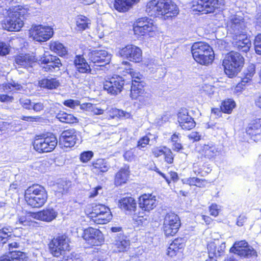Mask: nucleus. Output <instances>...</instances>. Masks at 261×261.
Wrapping results in <instances>:
<instances>
[{"mask_svg": "<svg viewBox=\"0 0 261 261\" xmlns=\"http://www.w3.org/2000/svg\"><path fill=\"white\" fill-rule=\"evenodd\" d=\"M234 47L239 51L248 52L251 47V43L249 38L245 35H241L238 40L233 43Z\"/></svg>", "mask_w": 261, "mask_h": 261, "instance_id": "nucleus-34", "label": "nucleus"}, {"mask_svg": "<svg viewBox=\"0 0 261 261\" xmlns=\"http://www.w3.org/2000/svg\"><path fill=\"white\" fill-rule=\"evenodd\" d=\"M118 54L122 58L136 63L140 62L142 59V50L133 44H129L120 48Z\"/></svg>", "mask_w": 261, "mask_h": 261, "instance_id": "nucleus-15", "label": "nucleus"}, {"mask_svg": "<svg viewBox=\"0 0 261 261\" xmlns=\"http://www.w3.org/2000/svg\"><path fill=\"white\" fill-rule=\"evenodd\" d=\"M28 10L22 6H15L13 11L3 23V28L8 31H18L23 27Z\"/></svg>", "mask_w": 261, "mask_h": 261, "instance_id": "nucleus-3", "label": "nucleus"}, {"mask_svg": "<svg viewBox=\"0 0 261 261\" xmlns=\"http://www.w3.org/2000/svg\"><path fill=\"white\" fill-rule=\"evenodd\" d=\"M178 122L182 129L190 130L195 126L194 119L189 114L186 109H181L177 114Z\"/></svg>", "mask_w": 261, "mask_h": 261, "instance_id": "nucleus-21", "label": "nucleus"}, {"mask_svg": "<svg viewBox=\"0 0 261 261\" xmlns=\"http://www.w3.org/2000/svg\"><path fill=\"white\" fill-rule=\"evenodd\" d=\"M58 215V212L53 207H47L42 211L32 214V217L35 219L45 222H51Z\"/></svg>", "mask_w": 261, "mask_h": 261, "instance_id": "nucleus-26", "label": "nucleus"}, {"mask_svg": "<svg viewBox=\"0 0 261 261\" xmlns=\"http://www.w3.org/2000/svg\"><path fill=\"white\" fill-rule=\"evenodd\" d=\"M37 60L38 59H36L34 56L30 54H22L15 57V63L16 66H18L19 67H21L29 69L33 67Z\"/></svg>", "mask_w": 261, "mask_h": 261, "instance_id": "nucleus-28", "label": "nucleus"}, {"mask_svg": "<svg viewBox=\"0 0 261 261\" xmlns=\"http://www.w3.org/2000/svg\"><path fill=\"white\" fill-rule=\"evenodd\" d=\"M146 83L143 82H134L132 83L130 89V97L133 99H137L140 95L143 94L145 92Z\"/></svg>", "mask_w": 261, "mask_h": 261, "instance_id": "nucleus-36", "label": "nucleus"}, {"mask_svg": "<svg viewBox=\"0 0 261 261\" xmlns=\"http://www.w3.org/2000/svg\"><path fill=\"white\" fill-rule=\"evenodd\" d=\"M10 53V45L5 42H0V55L5 56Z\"/></svg>", "mask_w": 261, "mask_h": 261, "instance_id": "nucleus-52", "label": "nucleus"}, {"mask_svg": "<svg viewBox=\"0 0 261 261\" xmlns=\"http://www.w3.org/2000/svg\"><path fill=\"white\" fill-rule=\"evenodd\" d=\"M56 118L60 121L66 123H74L78 122L77 118L72 114L61 111L56 114Z\"/></svg>", "mask_w": 261, "mask_h": 261, "instance_id": "nucleus-41", "label": "nucleus"}, {"mask_svg": "<svg viewBox=\"0 0 261 261\" xmlns=\"http://www.w3.org/2000/svg\"><path fill=\"white\" fill-rule=\"evenodd\" d=\"M224 5L223 0H193L191 9L198 13L207 14L220 11Z\"/></svg>", "mask_w": 261, "mask_h": 261, "instance_id": "nucleus-7", "label": "nucleus"}, {"mask_svg": "<svg viewBox=\"0 0 261 261\" xmlns=\"http://www.w3.org/2000/svg\"><path fill=\"white\" fill-rule=\"evenodd\" d=\"M13 228L10 226H5L0 227V245L6 244L11 238Z\"/></svg>", "mask_w": 261, "mask_h": 261, "instance_id": "nucleus-40", "label": "nucleus"}, {"mask_svg": "<svg viewBox=\"0 0 261 261\" xmlns=\"http://www.w3.org/2000/svg\"><path fill=\"white\" fill-rule=\"evenodd\" d=\"M255 73V65L253 64H250L247 68L244 71L243 76L241 78V81L238 85V87H241L245 86L246 84L250 82Z\"/></svg>", "mask_w": 261, "mask_h": 261, "instance_id": "nucleus-38", "label": "nucleus"}, {"mask_svg": "<svg viewBox=\"0 0 261 261\" xmlns=\"http://www.w3.org/2000/svg\"><path fill=\"white\" fill-rule=\"evenodd\" d=\"M244 64V57L238 52H230L223 61L222 65L225 74L229 78L236 76Z\"/></svg>", "mask_w": 261, "mask_h": 261, "instance_id": "nucleus-6", "label": "nucleus"}, {"mask_svg": "<svg viewBox=\"0 0 261 261\" xmlns=\"http://www.w3.org/2000/svg\"><path fill=\"white\" fill-rule=\"evenodd\" d=\"M188 137L190 140L195 142L199 141L201 139V135L198 132H192Z\"/></svg>", "mask_w": 261, "mask_h": 261, "instance_id": "nucleus-58", "label": "nucleus"}, {"mask_svg": "<svg viewBox=\"0 0 261 261\" xmlns=\"http://www.w3.org/2000/svg\"><path fill=\"white\" fill-rule=\"evenodd\" d=\"M203 91L209 97H211L214 93V87L211 85H205L203 87Z\"/></svg>", "mask_w": 261, "mask_h": 261, "instance_id": "nucleus-63", "label": "nucleus"}, {"mask_svg": "<svg viewBox=\"0 0 261 261\" xmlns=\"http://www.w3.org/2000/svg\"><path fill=\"white\" fill-rule=\"evenodd\" d=\"M165 152H166V149H165L164 148H162L161 147H156L153 149L152 150L153 154L156 158L162 155H164Z\"/></svg>", "mask_w": 261, "mask_h": 261, "instance_id": "nucleus-60", "label": "nucleus"}, {"mask_svg": "<svg viewBox=\"0 0 261 261\" xmlns=\"http://www.w3.org/2000/svg\"><path fill=\"white\" fill-rule=\"evenodd\" d=\"M40 119L39 116H23L21 117L22 120L28 122H37Z\"/></svg>", "mask_w": 261, "mask_h": 261, "instance_id": "nucleus-64", "label": "nucleus"}, {"mask_svg": "<svg viewBox=\"0 0 261 261\" xmlns=\"http://www.w3.org/2000/svg\"><path fill=\"white\" fill-rule=\"evenodd\" d=\"M123 157L125 161L128 162H132L134 160L136 155L134 154V151L133 149H130L127 151H126L124 154Z\"/></svg>", "mask_w": 261, "mask_h": 261, "instance_id": "nucleus-57", "label": "nucleus"}, {"mask_svg": "<svg viewBox=\"0 0 261 261\" xmlns=\"http://www.w3.org/2000/svg\"><path fill=\"white\" fill-rule=\"evenodd\" d=\"M218 245L217 242H209L207 245L208 259L205 261H217V258L223 255L225 247L222 244L220 248L218 250L217 252H216V245Z\"/></svg>", "mask_w": 261, "mask_h": 261, "instance_id": "nucleus-31", "label": "nucleus"}, {"mask_svg": "<svg viewBox=\"0 0 261 261\" xmlns=\"http://www.w3.org/2000/svg\"><path fill=\"white\" fill-rule=\"evenodd\" d=\"M254 49L256 54L261 55V34H258L254 41Z\"/></svg>", "mask_w": 261, "mask_h": 261, "instance_id": "nucleus-48", "label": "nucleus"}, {"mask_svg": "<svg viewBox=\"0 0 261 261\" xmlns=\"http://www.w3.org/2000/svg\"><path fill=\"white\" fill-rule=\"evenodd\" d=\"M119 205L121 209L125 211L126 214H135L137 209V202L132 197H125L119 200Z\"/></svg>", "mask_w": 261, "mask_h": 261, "instance_id": "nucleus-29", "label": "nucleus"}, {"mask_svg": "<svg viewBox=\"0 0 261 261\" xmlns=\"http://www.w3.org/2000/svg\"><path fill=\"white\" fill-rule=\"evenodd\" d=\"M102 193V188L101 186H98L92 189L89 192V198H94L99 194Z\"/></svg>", "mask_w": 261, "mask_h": 261, "instance_id": "nucleus-56", "label": "nucleus"}, {"mask_svg": "<svg viewBox=\"0 0 261 261\" xmlns=\"http://www.w3.org/2000/svg\"><path fill=\"white\" fill-rule=\"evenodd\" d=\"M201 152L205 158L212 159L220 154V150L214 143L209 142L203 144Z\"/></svg>", "mask_w": 261, "mask_h": 261, "instance_id": "nucleus-30", "label": "nucleus"}, {"mask_svg": "<svg viewBox=\"0 0 261 261\" xmlns=\"http://www.w3.org/2000/svg\"><path fill=\"white\" fill-rule=\"evenodd\" d=\"M39 85L41 88L53 90L59 87L60 85V83L57 78L48 76L40 80L39 81Z\"/></svg>", "mask_w": 261, "mask_h": 261, "instance_id": "nucleus-37", "label": "nucleus"}, {"mask_svg": "<svg viewBox=\"0 0 261 261\" xmlns=\"http://www.w3.org/2000/svg\"><path fill=\"white\" fill-rule=\"evenodd\" d=\"M44 108V104L41 102H33L32 109L35 112H38L43 110Z\"/></svg>", "mask_w": 261, "mask_h": 261, "instance_id": "nucleus-59", "label": "nucleus"}, {"mask_svg": "<svg viewBox=\"0 0 261 261\" xmlns=\"http://www.w3.org/2000/svg\"><path fill=\"white\" fill-rule=\"evenodd\" d=\"M81 108L85 109L86 111L91 112L95 115H101L103 113V110L97 107V105L92 104L91 103H83L81 106Z\"/></svg>", "mask_w": 261, "mask_h": 261, "instance_id": "nucleus-45", "label": "nucleus"}, {"mask_svg": "<svg viewBox=\"0 0 261 261\" xmlns=\"http://www.w3.org/2000/svg\"><path fill=\"white\" fill-rule=\"evenodd\" d=\"M38 61L46 72L58 71L62 65L60 59L57 56L49 54H44Z\"/></svg>", "mask_w": 261, "mask_h": 261, "instance_id": "nucleus-16", "label": "nucleus"}, {"mask_svg": "<svg viewBox=\"0 0 261 261\" xmlns=\"http://www.w3.org/2000/svg\"><path fill=\"white\" fill-rule=\"evenodd\" d=\"M79 141L76 131L74 129L63 131L59 138V143L65 147H71Z\"/></svg>", "mask_w": 261, "mask_h": 261, "instance_id": "nucleus-20", "label": "nucleus"}, {"mask_svg": "<svg viewBox=\"0 0 261 261\" xmlns=\"http://www.w3.org/2000/svg\"><path fill=\"white\" fill-rule=\"evenodd\" d=\"M57 143L56 136L53 134H49L46 136L36 139L33 146L34 149L39 153L49 152L55 148Z\"/></svg>", "mask_w": 261, "mask_h": 261, "instance_id": "nucleus-12", "label": "nucleus"}, {"mask_svg": "<svg viewBox=\"0 0 261 261\" xmlns=\"http://www.w3.org/2000/svg\"><path fill=\"white\" fill-rule=\"evenodd\" d=\"M139 206L143 211L149 212L156 207L157 201L156 197L151 194H145L139 198Z\"/></svg>", "mask_w": 261, "mask_h": 261, "instance_id": "nucleus-22", "label": "nucleus"}, {"mask_svg": "<svg viewBox=\"0 0 261 261\" xmlns=\"http://www.w3.org/2000/svg\"><path fill=\"white\" fill-rule=\"evenodd\" d=\"M146 11L150 16L166 20L176 16L179 10L171 0H152L147 4Z\"/></svg>", "mask_w": 261, "mask_h": 261, "instance_id": "nucleus-1", "label": "nucleus"}, {"mask_svg": "<svg viewBox=\"0 0 261 261\" xmlns=\"http://www.w3.org/2000/svg\"><path fill=\"white\" fill-rule=\"evenodd\" d=\"M181 226L179 217L174 213L170 212L165 215L162 227L164 234L166 237L174 236Z\"/></svg>", "mask_w": 261, "mask_h": 261, "instance_id": "nucleus-8", "label": "nucleus"}, {"mask_svg": "<svg viewBox=\"0 0 261 261\" xmlns=\"http://www.w3.org/2000/svg\"><path fill=\"white\" fill-rule=\"evenodd\" d=\"M76 23L79 31H84L89 28L90 20L86 17L81 15L77 17Z\"/></svg>", "mask_w": 261, "mask_h": 261, "instance_id": "nucleus-44", "label": "nucleus"}, {"mask_svg": "<svg viewBox=\"0 0 261 261\" xmlns=\"http://www.w3.org/2000/svg\"><path fill=\"white\" fill-rule=\"evenodd\" d=\"M4 87V90H6L11 89V87L16 90H21L22 89V86L20 84L14 81L9 83L8 84H6Z\"/></svg>", "mask_w": 261, "mask_h": 261, "instance_id": "nucleus-53", "label": "nucleus"}, {"mask_svg": "<svg viewBox=\"0 0 261 261\" xmlns=\"http://www.w3.org/2000/svg\"><path fill=\"white\" fill-rule=\"evenodd\" d=\"M30 34L39 42H44L49 39L54 34L53 30L48 26L33 25L30 30Z\"/></svg>", "mask_w": 261, "mask_h": 261, "instance_id": "nucleus-17", "label": "nucleus"}, {"mask_svg": "<svg viewBox=\"0 0 261 261\" xmlns=\"http://www.w3.org/2000/svg\"><path fill=\"white\" fill-rule=\"evenodd\" d=\"M191 53L194 60L200 64H209L212 63L214 59L213 48L206 43H194L191 47Z\"/></svg>", "mask_w": 261, "mask_h": 261, "instance_id": "nucleus-5", "label": "nucleus"}, {"mask_svg": "<svg viewBox=\"0 0 261 261\" xmlns=\"http://www.w3.org/2000/svg\"><path fill=\"white\" fill-rule=\"evenodd\" d=\"M82 237L91 246H99L104 242L102 233L98 229L91 227L84 230Z\"/></svg>", "mask_w": 261, "mask_h": 261, "instance_id": "nucleus-18", "label": "nucleus"}, {"mask_svg": "<svg viewBox=\"0 0 261 261\" xmlns=\"http://www.w3.org/2000/svg\"><path fill=\"white\" fill-rule=\"evenodd\" d=\"M204 181V179H200L197 177H190L187 179L186 183L190 186H196L198 187H201V182Z\"/></svg>", "mask_w": 261, "mask_h": 261, "instance_id": "nucleus-50", "label": "nucleus"}, {"mask_svg": "<svg viewBox=\"0 0 261 261\" xmlns=\"http://www.w3.org/2000/svg\"><path fill=\"white\" fill-rule=\"evenodd\" d=\"M63 105L67 107L74 109L76 106L80 105V102L77 100L68 99L64 101Z\"/></svg>", "mask_w": 261, "mask_h": 261, "instance_id": "nucleus-55", "label": "nucleus"}, {"mask_svg": "<svg viewBox=\"0 0 261 261\" xmlns=\"http://www.w3.org/2000/svg\"><path fill=\"white\" fill-rule=\"evenodd\" d=\"M111 230L112 232L113 233V234L112 236L113 239H115V237L116 236H119L120 233H121L122 235H124L123 232L121 227H112L111 228Z\"/></svg>", "mask_w": 261, "mask_h": 261, "instance_id": "nucleus-61", "label": "nucleus"}, {"mask_svg": "<svg viewBox=\"0 0 261 261\" xmlns=\"http://www.w3.org/2000/svg\"><path fill=\"white\" fill-rule=\"evenodd\" d=\"M140 0H115L114 7L120 12L127 11L132 6L137 3Z\"/></svg>", "mask_w": 261, "mask_h": 261, "instance_id": "nucleus-39", "label": "nucleus"}, {"mask_svg": "<svg viewBox=\"0 0 261 261\" xmlns=\"http://www.w3.org/2000/svg\"><path fill=\"white\" fill-rule=\"evenodd\" d=\"M90 214L94 221L97 224H106L112 218L110 208L101 204L93 205Z\"/></svg>", "mask_w": 261, "mask_h": 261, "instance_id": "nucleus-13", "label": "nucleus"}, {"mask_svg": "<svg viewBox=\"0 0 261 261\" xmlns=\"http://www.w3.org/2000/svg\"><path fill=\"white\" fill-rule=\"evenodd\" d=\"M0 261H27V256L22 251H12L1 256Z\"/></svg>", "mask_w": 261, "mask_h": 261, "instance_id": "nucleus-35", "label": "nucleus"}, {"mask_svg": "<svg viewBox=\"0 0 261 261\" xmlns=\"http://www.w3.org/2000/svg\"><path fill=\"white\" fill-rule=\"evenodd\" d=\"M125 83L124 78L121 76H112L103 83V90L111 95H117L122 91Z\"/></svg>", "mask_w": 261, "mask_h": 261, "instance_id": "nucleus-14", "label": "nucleus"}, {"mask_svg": "<svg viewBox=\"0 0 261 261\" xmlns=\"http://www.w3.org/2000/svg\"><path fill=\"white\" fill-rule=\"evenodd\" d=\"M93 155L94 153L92 151H84L80 154V161L82 163H87L93 158Z\"/></svg>", "mask_w": 261, "mask_h": 261, "instance_id": "nucleus-47", "label": "nucleus"}, {"mask_svg": "<svg viewBox=\"0 0 261 261\" xmlns=\"http://www.w3.org/2000/svg\"><path fill=\"white\" fill-rule=\"evenodd\" d=\"M164 148L166 149V152H165L164 156H165V160L168 164H171L173 161V153L171 151L170 149L167 148L166 147H164Z\"/></svg>", "mask_w": 261, "mask_h": 261, "instance_id": "nucleus-54", "label": "nucleus"}, {"mask_svg": "<svg viewBox=\"0 0 261 261\" xmlns=\"http://www.w3.org/2000/svg\"><path fill=\"white\" fill-rule=\"evenodd\" d=\"M245 29L243 17L237 15H235L231 20L229 31L236 36L240 37L241 35H244Z\"/></svg>", "mask_w": 261, "mask_h": 261, "instance_id": "nucleus-23", "label": "nucleus"}, {"mask_svg": "<svg viewBox=\"0 0 261 261\" xmlns=\"http://www.w3.org/2000/svg\"><path fill=\"white\" fill-rule=\"evenodd\" d=\"M110 168V166L105 159H98L93 162L91 170L95 174L100 175L107 172Z\"/></svg>", "mask_w": 261, "mask_h": 261, "instance_id": "nucleus-33", "label": "nucleus"}, {"mask_svg": "<svg viewBox=\"0 0 261 261\" xmlns=\"http://www.w3.org/2000/svg\"><path fill=\"white\" fill-rule=\"evenodd\" d=\"M149 138L147 136H145L138 140L137 147L139 149L143 150L149 144Z\"/></svg>", "mask_w": 261, "mask_h": 261, "instance_id": "nucleus-49", "label": "nucleus"}, {"mask_svg": "<svg viewBox=\"0 0 261 261\" xmlns=\"http://www.w3.org/2000/svg\"><path fill=\"white\" fill-rule=\"evenodd\" d=\"M156 28L153 24V21L147 17L138 18L133 28L136 35L148 37L153 35Z\"/></svg>", "mask_w": 261, "mask_h": 261, "instance_id": "nucleus-11", "label": "nucleus"}, {"mask_svg": "<svg viewBox=\"0 0 261 261\" xmlns=\"http://www.w3.org/2000/svg\"><path fill=\"white\" fill-rule=\"evenodd\" d=\"M186 242L187 239L185 238H177L174 239L168 248L167 254L173 257L178 253H182Z\"/></svg>", "mask_w": 261, "mask_h": 261, "instance_id": "nucleus-24", "label": "nucleus"}, {"mask_svg": "<svg viewBox=\"0 0 261 261\" xmlns=\"http://www.w3.org/2000/svg\"><path fill=\"white\" fill-rule=\"evenodd\" d=\"M49 46L52 51L60 56H63L67 54L66 48L58 41H51Z\"/></svg>", "mask_w": 261, "mask_h": 261, "instance_id": "nucleus-42", "label": "nucleus"}, {"mask_svg": "<svg viewBox=\"0 0 261 261\" xmlns=\"http://www.w3.org/2000/svg\"><path fill=\"white\" fill-rule=\"evenodd\" d=\"M246 132L253 140L256 141L257 137L261 134V118L251 120L246 129Z\"/></svg>", "mask_w": 261, "mask_h": 261, "instance_id": "nucleus-27", "label": "nucleus"}, {"mask_svg": "<svg viewBox=\"0 0 261 261\" xmlns=\"http://www.w3.org/2000/svg\"><path fill=\"white\" fill-rule=\"evenodd\" d=\"M129 166L125 165L116 173L114 179L115 185L116 186H119L125 184L129 178Z\"/></svg>", "mask_w": 261, "mask_h": 261, "instance_id": "nucleus-32", "label": "nucleus"}, {"mask_svg": "<svg viewBox=\"0 0 261 261\" xmlns=\"http://www.w3.org/2000/svg\"><path fill=\"white\" fill-rule=\"evenodd\" d=\"M235 106L236 103L233 99H227L222 102L220 110L223 113L230 114Z\"/></svg>", "mask_w": 261, "mask_h": 261, "instance_id": "nucleus-43", "label": "nucleus"}, {"mask_svg": "<svg viewBox=\"0 0 261 261\" xmlns=\"http://www.w3.org/2000/svg\"><path fill=\"white\" fill-rule=\"evenodd\" d=\"M132 77V83L134 82H143V76L140 73H131Z\"/></svg>", "mask_w": 261, "mask_h": 261, "instance_id": "nucleus-62", "label": "nucleus"}, {"mask_svg": "<svg viewBox=\"0 0 261 261\" xmlns=\"http://www.w3.org/2000/svg\"><path fill=\"white\" fill-rule=\"evenodd\" d=\"M88 60L94 72H106L110 67L111 55L105 50L95 49L89 52Z\"/></svg>", "mask_w": 261, "mask_h": 261, "instance_id": "nucleus-4", "label": "nucleus"}, {"mask_svg": "<svg viewBox=\"0 0 261 261\" xmlns=\"http://www.w3.org/2000/svg\"><path fill=\"white\" fill-rule=\"evenodd\" d=\"M74 65L76 71L72 73V76L76 78L80 77V73H86L94 74V71L93 68H91V64H88L85 58L81 55H76L73 61Z\"/></svg>", "mask_w": 261, "mask_h": 261, "instance_id": "nucleus-19", "label": "nucleus"}, {"mask_svg": "<svg viewBox=\"0 0 261 261\" xmlns=\"http://www.w3.org/2000/svg\"><path fill=\"white\" fill-rule=\"evenodd\" d=\"M69 239L66 234H62L54 238L48 244L50 253L55 257L64 254L66 250L69 251Z\"/></svg>", "mask_w": 261, "mask_h": 261, "instance_id": "nucleus-10", "label": "nucleus"}, {"mask_svg": "<svg viewBox=\"0 0 261 261\" xmlns=\"http://www.w3.org/2000/svg\"><path fill=\"white\" fill-rule=\"evenodd\" d=\"M19 102L22 108L27 110H31L32 103L31 100L26 98H20Z\"/></svg>", "mask_w": 261, "mask_h": 261, "instance_id": "nucleus-51", "label": "nucleus"}, {"mask_svg": "<svg viewBox=\"0 0 261 261\" xmlns=\"http://www.w3.org/2000/svg\"><path fill=\"white\" fill-rule=\"evenodd\" d=\"M142 105H149L152 102L151 94L149 92L145 91L143 94H141L137 98Z\"/></svg>", "mask_w": 261, "mask_h": 261, "instance_id": "nucleus-46", "label": "nucleus"}, {"mask_svg": "<svg viewBox=\"0 0 261 261\" xmlns=\"http://www.w3.org/2000/svg\"><path fill=\"white\" fill-rule=\"evenodd\" d=\"M230 252L248 261H255L257 256L256 250L245 241L236 242L230 249Z\"/></svg>", "mask_w": 261, "mask_h": 261, "instance_id": "nucleus-9", "label": "nucleus"}, {"mask_svg": "<svg viewBox=\"0 0 261 261\" xmlns=\"http://www.w3.org/2000/svg\"><path fill=\"white\" fill-rule=\"evenodd\" d=\"M24 199L28 205L39 208L45 203L47 193L44 187L37 184L33 185L25 191Z\"/></svg>", "mask_w": 261, "mask_h": 261, "instance_id": "nucleus-2", "label": "nucleus"}, {"mask_svg": "<svg viewBox=\"0 0 261 261\" xmlns=\"http://www.w3.org/2000/svg\"><path fill=\"white\" fill-rule=\"evenodd\" d=\"M119 234L113 239L114 251L116 253L126 252L129 248L130 241L126 236L121 233Z\"/></svg>", "mask_w": 261, "mask_h": 261, "instance_id": "nucleus-25", "label": "nucleus"}]
</instances>
